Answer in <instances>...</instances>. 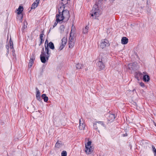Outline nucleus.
Masks as SVG:
<instances>
[{
  "label": "nucleus",
  "mask_w": 156,
  "mask_h": 156,
  "mask_svg": "<svg viewBox=\"0 0 156 156\" xmlns=\"http://www.w3.org/2000/svg\"><path fill=\"white\" fill-rule=\"evenodd\" d=\"M45 52L44 51V48H43L40 55L41 61L43 63H45L46 60H48L51 54L49 52V49L48 46H45Z\"/></svg>",
  "instance_id": "f257e3e1"
},
{
  "label": "nucleus",
  "mask_w": 156,
  "mask_h": 156,
  "mask_svg": "<svg viewBox=\"0 0 156 156\" xmlns=\"http://www.w3.org/2000/svg\"><path fill=\"white\" fill-rule=\"evenodd\" d=\"M100 14L98 6L95 4L93 7L91 12V16L96 18L99 16Z\"/></svg>",
  "instance_id": "f03ea898"
},
{
  "label": "nucleus",
  "mask_w": 156,
  "mask_h": 156,
  "mask_svg": "<svg viewBox=\"0 0 156 156\" xmlns=\"http://www.w3.org/2000/svg\"><path fill=\"white\" fill-rule=\"evenodd\" d=\"M61 15L64 19V22L67 21L70 17L69 12L67 10H65L64 11L61 13Z\"/></svg>",
  "instance_id": "7ed1b4c3"
},
{
  "label": "nucleus",
  "mask_w": 156,
  "mask_h": 156,
  "mask_svg": "<svg viewBox=\"0 0 156 156\" xmlns=\"http://www.w3.org/2000/svg\"><path fill=\"white\" fill-rule=\"evenodd\" d=\"M100 47L102 49L105 48L106 47L109 46L108 41L107 39H103L101 41L100 44Z\"/></svg>",
  "instance_id": "20e7f679"
},
{
  "label": "nucleus",
  "mask_w": 156,
  "mask_h": 156,
  "mask_svg": "<svg viewBox=\"0 0 156 156\" xmlns=\"http://www.w3.org/2000/svg\"><path fill=\"white\" fill-rule=\"evenodd\" d=\"M140 75L143 76V80L144 82H148L150 79L149 76L147 75V73L146 72H144L142 73H139Z\"/></svg>",
  "instance_id": "39448f33"
},
{
  "label": "nucleus",
  "mask_w": 156,
  "mask_h": 156,
  "mask_svg": "<svg viewBox=\"0 0 156 156\" xmlns=\"http://www.w3.org/2000/svg\"><path fill=\"white\" fill-rule=\"evenodd\" d=\"M85 127V123L84 122V120L83 118H81L79 120V129L80 130H83L84 129Z\"/></svg>",
  "instance_id": "423d86ee"
},
{
  "label": "nucleus",
  "mask_w": 156,
  "mask_h": 156,
  "mask_svg": "<svg viewBox=\"0 0 156 156\" xmlns=\"http://www.w3.org/2000/svg\"><path fill=\"white\" fill-rule=\"evenodd\" d=\"M71 34L70 33V36L69 37V47L70 48H72L74 45L75 38L71 36Z\"/></svg>",
  "instance_id": "0eeeda50"
},
{
  "label": "nucleus",
  "mask_w": 156,
  "mask_h": 156,
  "mask_svg": "<svg viewBox=\"0 0 156 156\" xmlns=\"http://www.w3.org/2000/svg\"><path fill=\"white\" fill-rule=\"evenodd\" d=\"M62 44L59 47V49L60 50H62L66 44L67 41V38L66 37H64L62 39Z\"/></svg>",
  "instance_id": "6e6552de"
},
{
  "label": "nucleus",
  "mask_w": 156,
  "mask_h": 156,
  "mask_svg": "<svg viewBox=\"0 0 156 156\" xmlns=\"http://www.w3.org/2000/svg\"><path fill=\"white\" fill-rule=\"evenodd\" d=\"M85 151L87 154H89L92 153L94 151L92 147H85Z\"/></svg>",
  "instance_id": "1a4fd4ad"
},
{
  "label": "nucleus",
  "mask_w": 156,
  "mask_h": 156,
  "mask_svg": "<svg viewBox=\"0 0 156 156\" xmlns=\"http://www.w3.org/2000/svg\"><path fill=\"white\" fill-rule=\"evenodd\" d=\"M35 59V56L33 54L32 56H31L30 59L29 60L28 66L29 67H31L34 63V61Z\"/></svg>",
  "instance_id": "9d476101"
},
{
  "label": "nucleus",
  "mask_w": 156,
  "mask_h": 156,
  "mask_svg": "<svg viewBox=\"0 0 156 156\" xmlns=\"http://www.w3.org/2000/svg\"><path fill=\"white\" fill-rule=\"evenodd\" d=\"M56 19L58 21L61 22L63 21L64 22V19L61 15V13H58V14H56Z\"/></svg>",
  "instance_id": "9b49d317"
},
{
  "label": "nucleus",
  "mask_w": 156,
  "mask_h": 156,
  "mask_svg": "<svg viewBox=\"0 0 156 156\" xmlns=\"http://www.w3.org/2000/svg\"><path fill=\"white\" fill-rule=\"evenodd\" d=\"M92 143V141L90 140V139L88 138H86L85 139V146H90Z\"/></svg>",
  "instance_id": "f8f14e48"
},
{
  "label": "nucleus",
  "mask_w": 156,
  "mask_h": 156,
  "mask_svg": "<svg viewBox=\"0 0 156 156\" xmlns=\"http://www.w3.org/2000/svg\"><path fill=\"white\" fill-rule=\"evenodd\" d=\"M97 65L100 69H103L105 67V66L102 62V60L101 61H100L98 62L97 63Z\"/></svg>",
  "instance_id": "ddd939ff"
},
{
  "label": "nucleus",
  "mask_w": 156,
  "mask_h": 156,
  "mask_svg": "<svg viewBox=\"0 0 156 156\" xmlns=\"http://www.w3.org/2000/svg\"><path fill=\"white\" fill-rule=\"evenodd\" d=\"M40 0H36V1L34 2L31 6V9H34L36 8L38 5V4L39 3Z\"/></svg>",
  "instance_id": "4468645a"
},
{
  "label": "nucleus",
  "mask_w": 156,
  "mask_h": 156,
  "mask_svg": "<svg viewBox=\"0 0 156 156\" xmlns=\"http://www.w3.org/2000/svg\"><path fill=\"white\" fill-rule=\"evenodd\" d=\"M115 118V115L113 114H110L108 118V120L110 122H112Z\"/></svg>",
  "instance_id": "2eb2a0df"
},
{
  "label": "nucleus",
  "mask_w": 156,
  "mask_h": 156,
  "mask_svg": "<svg viewBox=\"0 0 156 156\" xmlns=\"http://www.w3.org/2000/svg\"><path fill=\"white\" fill-rule=\"evenodd\" d=\"M59 29L60 30V32L61 34H65L66 32L65 31V26L63 25H61Z\"/></svg>",
  "instance_id": "dca6fc26"
},
{
  "label": "nucleus",
  "mask_w": 156,
  "mask_h": 156,
  "mask_svg": "<svg viewBox=\"0 0 156 156\" xmlns=\"http://www.w3.org/2000/svg\"><path fill=\"white\" fill-rule=\"evenodd\" d=\"M128 39L126 37H123L121 39V43L123 44H126L128 43Z\"/></svg>",
  "instance_id": "f3484780"
},
{
  "label": "nucleus",
  "mask_w": 156,
  "mask_h": 156,
  "mask_svg": "<svg viewBox=\"0 0 156 156\" xmlns=\"http://www.w3.org/2000/svg\"><path fill=\"white\" fill-rule=\"evenodd\" d=\"M23 8L22 6H20L17 9V13L18 14H21L23 11Z\"/></svg>",
  "instance_id": "a211bd4d"
},
{
  "label": "nucleus",
  "mask_w": 156,
  "mask_h": 156,
  "mask_svg": "<svg viewBox=\"0 0 156 156\" xmlns=\"http://www.w3.org/2000/svg\"><path fill=\"white\" fill-rule=\"evenodd\" d=\"M135 66V64L134 63H130L128 66V68L129 69H133L134 68Z\"/></svg>",
  "instance_id": "6ab92c4d"
},
{
  "label": "nucleus",
  "mask_w": 156,
  "mask_h": 156,
  "mask_svg": "<svg viewBox=\"0 0 156 156\" xmlns=\"http://www.w3.org/2000/svg\"><path fill=\"white\" fill-rule=\"evenodd\" d=\"M98 123V127L100 128L101 126L105 127V125L104 122L102 121L97 122Z\"/></svg>",
  "instance_id": "aec40b11"
},
{
  "label": "nucleus",
  "mask_w": 156,
  "mask_h": 156,
  "mask_svg": "<svg viewBox=\"0 0 156 156\" xmlns=\"http://www.w3.org/2000/svg\"><path fill=\"white\" fill-rule=\"evenodd\" d=\"M65 8V7L64 5H62V6H60L58 9V13H61L63 11H65V10H64Z\"/></svg>",
  "instance_id": "412c9836"
},
{
  "label": "nucleus",
  "mask_w": 156,
  "mask_h": 156,
  "mask_svg": "<svg viewBox=\"0 0 156 156\" xmlns=\"http://www.w3.org/2000/svg\"><path fill=\"white\" fill-rule=\"evenodd\" d=\"M47 46L48 47L49 46L50 48L52 49H54L55 48L54 44L51 42H50L48 44H47Z\"/></svg>",
  "instance_id": "4be33fe9"
},
{
  "label": "nucleus",
  "mask_w": 156,
  "mask_h": 156,
  "mask_svg": "<svg viewBox=\"0 0 156 156\" xmlns=\"http://www.w3.org/2000/svg\"><path fill=\"white\" fill-rule=\"evenodd\" d=\"M42 98L44 99V101L46 102L48 101V97L46 96V95L45 94H43L42 95Z\"/></svg>",
  "instance_id": "5701e85b"
},
{
  "label": "nucleus",
  "mask_w": 156,
  "mask_h": 156,
  "mask_svg": "<svg viewBox=\"0 0 156 156\" xmlns=\"http://www.w3.org/2000/svg\"><path fill=\"white\" fill-rule=\"evenodd\" d=\"M89 27L87 26L86 27L83 29V32L84 34H87L88 31Z\"/></svg>",
  "instance_id": "b1692460"
},
{
  "label": "nucleus",
  "mask_w": 156,
  "mask_h": 156,
  "mask_svg": "<svg viewBox=\"0 0 156 156\" xmlns=\"http://www.w3.org/2000/svg\"><path fill=\"white\" fill-rule=\"evenodd\" d=\"M83 67V66L79 63H78L76 64V67L77 69H82Z\"/></svg>",
  "instance_id": "393cba45"
},
{
  "label": "nucleus",
  "mask_w": 156,
  "mask_h": 156,
  "mask_svg": "<svg viewBox=\"0 0 156 156\" xmlns=\"http://www.w3.org/2000/svg\"><path fill=\"white\" fill-rule=\"evenodd\" d=\"M63 145V144L62 141H58L56 143L55 146H60Z\"/></svg>",
  "instance_id": "a878e982"
},
{
  "label": "nucleus",
  "mask_w": 156,
  "mask_h": 156,
  "mask_svg": "<svg viewBox=\"0 0 156 156\" xmlns=\"http://www.w3.org/2000/svg\"><path fill=\"white\" fill-rule=\"evenodd\" d=\"M27 22H25L24 21L23 22V26L22 30H23V31L26 28H27Z\"/></svg>",
  "instance_id": "bb28decb"
},
{
  "label": "nucleus",
  "mask_w": 156,
  "mask_h": 156,
  "mask_svg": "<svg viewBox=\"0 0 156 156\" xmlns=\"http://www.w3.org/2000/svg\"><path fill=\"white\" fill-rule=\"evenodd\" d=\"M9 43L10 48H13V42L11 40V37L10 38V39L9 40Z\"/></svg>",
  "instance_id": "cd10ccee"
},
{
  "label": "nucleus",
  "mask_w": 156,
  "mask_h": 156,
  "mask_svg": "<svg viewBox=\"0 0 156 156\" xmlns=\"http://www.w3.org/2000/svg\"><path fill=\"white\" fill-rule=\"evenodd\" d=\"M93 127L94 129L97 130L98 129V126L97 122H95L93 124Z\"/></svg>",
  "instance_id": "c85d7f7f"
},
{
  "label": "nucleus",
  "mask_w": 156,
  "mask_h": 156,
  "mask_svg": "<svg viewBox=\"0 0 156 156\" xmlns=\"http://www.w3.org/2000/svg\"><path fill=\"white\" fill-rule=\"evenodd\" d=\"M59 22H60V21H58L56 20V21L55 22L54 25L52 27H51V28L49 30L50 31V30L51 29H52V28H54L55 26H56L57 25L58 23H59Z\"/></svg>",
  "instance_id": "c756f323"
},
{
  "label": "nucleus",
  "mask_w": 156,
  "mask_h": 156,
  "mask_svg": "<svg viewBox=\"0 0 156 156\" xmlns=\"http://www.w3.org/2000/svg\"><path fill=\"white\" fill-rule=\"evenodd\" d=\"M36 90L37 93L36 94V96H40V93L39 90L37 88H36Z\"/></svg>",
  "instance_id": "7c9ffc66"
},
{
  "label": "nucleus",
  "mask_w": 156,
  "mask_h": 156,
  "mask_svg": "<svg viewBox=\"0 0 156 156\" xmlns=\"http://www.w3.org/2000/svg\"><path fill=\"white\" fill-rule=\"evenodd\" d=\"M61 156H67V152L66 151H63L61 153Z\"/></svg>",
  "instance_id": "2f4dec72"
},
{
  "label": "nucleus",
  "mask_w": 156,
  "mask_h": 156,
  "mask_svg": "<svg viewBox=\"0 0 156 156\" xmlns=\"http://www.w3.org/2000/svg\"><path fill=\"white\" fill-rule=\"evenodd\" d=\"M148 144V142L147 141L144 140L143 142V144L144 146L148 145H147Z\"/></svg>",
  "instance_id": "473e14b6"
},
{
  "label": "nucleus",
  "mask_w": 156,
  "mask_h": 156,
  "mask_svg": "<svg viewBox=\"0 0 156 156\" xmlns=\"http://www.w3.org/2000/svg\"><path fill=\"white\" fill-rule=\"evenodd\" d=\"M41 33L42 34H40V39H43V37L44 35L43 31H42Z\"/></svg>",
  "instance_id": "72a5a7b5"
},
{
  "label": "nucleus",
  "mask_w": 156,
  "mask_h": 156,
  "mask_svg": "<svg viewBox=\"0 0 156 156\" xmlns=\"http://www.w3.org/2000/svg\"><path fill=\"white\" fill-rule=\"evenodd\" d=\"M23 16L22 14H21V15H20L18 16V17L19 18V20L21 21V22H22V20L23 19Z\"/></svg>",
  "instance_id": "f704fd0d"
},
{
  "label": "nucleus",
  "mask_w": 156,
  "mask_h": 156,
  "mask_svg": "<svg viewBox=\"0 0 156 156\" xmlns=\"http://www.w3.org/2000/svg\"><path fill=\"white\" fill-rule=\"evenodd\" d=\"M140 85L142 87H144V84L143 82H140Z\"/></svg>",
  "instance_id": "c9c22d12"
},
{
  "label": "nucleus",
  "mask_w": 156,
  "mask_h": 156,
  "mask_svg": "<svg viewBox=\"0 0 156 156\" xmlns=\"http://www.w3.org/2000/svg\"><path fill=\"white\" fill-rule=\"evenodd\" d=\"M153 148V151L154 152V155L156 154V149L154 147H152Z\"/></svg>",
  "instance_id": "e433bc0d"
},
{
  "label": "nucleus",
  "mask_w": 156,
  "mask_h": 156,
  "mask_svg": "<svg viewBox=\"0 0 156 156\" xmlns=\"http://www.w3.org/2000/svg\"><path fill=\"white\" fill-rule=\"evenodd\" d=\"M37 99L39 101H41V98L40 96H36Z\"/></svg>",
  "instance_id": "4c0bfd02"
},
{
  "label": "nucleus",
  "mask_w": 156,
  "mask_h": 156,
  "mask_svg": "<svg viewBox=\"0 0 156 156\" xmlns=\"http://www.w3.org/2000/svg\"><path fill=\"white\" fill-rule=\"evenodd\" d=\"M5 47L7 49H9V46L8 44L6 45L5 46Z\"/></svg>",
  "instance_id": "58836bf2"
},
{
  "label": "nucleus",
  "mask_w": 156,
  "mask_h": 156,
  "mask_svg": "<svg viewBox=\"0 0 156 156\" xmlns=\"http://www.w3.org/2000/svg\"><path fill=\"white\" fill-rule=\"evenodd\" d=\"M12 49H13V50H12V51L13 55L14 56V55L15 54V53H14L15 50L13 48Z\"/></svg>",
  "instance_id": "ea45409f"
},
{
  "label": "nucleus",
  "mask_w": 156,
  "mask_h": 156,
  "mask_svg": "<svg viewBox=\"0 0 156 156\" xmlns=\"http://www.w3.org/2000/svg\"><path fill=\"white\" fill-rule=\"evenodd\" d=\"M9 49H7V53H6V55H8V54H9Z\"/></svg>",
  "instance_id": "a19ab883"
},
{
  "label": "nucleus",
  "mask_w": 156,
  "mask_h": 156,
  "mask_svg": "<svg viewBox=\"0 0 156 156\" xmlns=\"http://www.w3.org/2000/svg\"><path fill=\"white\" fill-rule=\"evenodd\" d=\"M41 40V44L43 42H44V40L43 39H40Z\"/></svg>",
  "instance_id": "79ce46f5"
},
{
  "label": "nucleus",
  "mask_w": 156,
  "mask_h": 156,
  "mask_svg": "<svg viewBox=\"0 0 156 156\" xmlns=\"http://www.w3.org/2000/svg\"><path fill=\"white\" fill-rule=\"evenodd\" d=\"M126 135H125H125H124V136H126Z\"/></svg>",
  "instance_id": "37998d69"
},
{
  "label": "nucleus",
  "mask_w": 156,
  "mask_h": 156,
  "mask_svg": "<svg viewBox=\"0 0 156 156\" xmlns=\"http://www.w3.org/2000/svg\"><path fill=\"white\" fill-rule=\"evenodd\" d=\"M8 36H7V40H8Z\"/></svg>",
  "instance_id": "c03bdc74"
},
{
  "label": "nucleus",
  "mask_w": 156,
  "mask_h": 156,
  "mask_svg": "<svg viewBox=\"0 0 156 156\" xmlns=\"http://www.w3.org/2000/svg\"><path fill=\"white\" fill-rule=\"evenodd\" d=\"M154 155V156H156V154Z\"/></svg>",
  "instance_id": "a18cd8bd"
}]
</instances>
